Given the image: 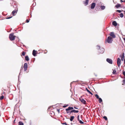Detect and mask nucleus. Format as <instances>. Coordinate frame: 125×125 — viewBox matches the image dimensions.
<instances>
[{
	"label": "nucleus",
	"mask_w": 125,
	"mask_h": 125,
	"mask_svg": "<svg viewBox=\"0 0 125 125\" xmlns=\"http://www.w3.org/2000/svg\"><path fill=\"white\" fill-rule=\"evenodd\" d=\"M79 122L81 124H84V123L81 120H79Z\"/></svg>",
	"instance_id": "c756f323"
},
{
	"label": "nucleus",
	"mask_w": 125,
	"mask_h": 125,
	"mask_svg": "<svg viewBox=\"0 0 125 125\" xmlns=\"http://www.w3.org/2000/svg\"><path fill=\"white\" fill-rule=\"evenodd\" d=\"M106 61L110 64H112L113 63L112 60L110 59L107 58L106 59Z\"/></svg>",
	"instance_id": "0eeeda50"
},
{
	"label": "nucleus",
	"mask_w": 125,
	"mask_h": 125,
	"mask_svg": "<svg viewBox=\"0 0 125 125\" xmlns=\"http://www.w3.org/2000/svg\"><path fill=\"white\" fill-rule=\"evenodd\" d=\"M115 7L117 8H118L121 6L118 3H117L115 6Z\"/></svg>",
	"instance_id": "a211bd4d"
},
{
	"label": "nucleus",
	"mask_w": 125,
	"mask_h": 125,
	"mask_svg": "<svg viewBox=\"0 0 125 125\" xmlns=\"http://www.w3.org/2000/svg\"><path fill=\"white\" fill-rule=\"evenodd\" d=\"M112 23V24L115 26H116L117 25V23L115 21H113Z\"/></svg>",
	"instance_id": "ddd939ff"
},
{
	"label": "nucleus",
	"mask_w": 125,
	"mask_h": 125,
	"mask_svg": "<svg viewBox=\"0 0 125 125\" xmlns=\"http://www.w3.org/2000/svg\"><path fill=\"white\" fill-rule=\"evenodd\" d=\"M99 99V103H100L101 102H102L103 101L102 99L101 98H99L98 99Z\"/></svg>",
	"instance_id": "b1692460"
},
{
	"label": "nucleus",
	"mask_w": 125,
	"mask_h": 125,
	"mask_svg": "<svg viewBox=\"0 0 125 125\" xmlns=\"http://www.w3.org/2000/svg\"><path fill=\"white\" fill-rule=\"evenodd\" d=\"M123 39L124 40V41H125V38H123Z\"/></svg>",
	"instance_id": "09e8293b"
},
{
	"label": "nucleus",
	"mask_w": 125,
	"mask_h": 125,
	"mask_svg": "<svg viewBox=\"0 0 125 125\" xmlns=\"http://www.w3.org/2000/svg\"><path fill=\"white\" fill-rule=\"evenodd\" d=\"M0 17H1L0 16Z\"/></svg>",
	"instance_id": "4d7b16f0"
},
{
	"label": "nucleus",
	"mask_w": 125,
	"mask_h": 125,
	"mask_svg": "<svg viewBox=\"0 0 125 125\" xmlns=\"http://www.w3.org/2000/svg\"><path fill=\"white\" fill-rule=\"evenodd\" d=\"M73 108L72 107H70L69 106L68 107V110H73Z\"/></svg>",
	"instance_id": "412c9836"
},
{
	"label": "nucleus",
	"mask_w": 125,
	"mask_h": 125,
	"mask_svg": "<svg viewBox=\"0 0 125 125\" xmlns=\"http://www.w3.org/2000/svg\"><path fill=\"white\" fill-rule=\"evenodd\" d=\"M74 108L75 109H78V108H77L76 107H75V106H74Z\"/></svg>",
	"instance_id": "37998d69"
},
{
	"label": "nucleus",
	"mask_w": 125,
	"mask_h": 125,
	"mask_svg": "<svg viewBox=\"0 0 125 125\" xmlns=\"http://www.w3.org/2000/svg\"><path fill=\"white\" fill-rule=\"evenodd\" d=\"M18 11V9L17 10H13L12 12V13L13 16H15V13H16Z\"/></svg>",
	"instance_id": "9d476101"
},
{
	"label": "nucleus",
	"mask_w": 125,
	"mask_h": 125,
	"mask_svg": "<svg viewBox=\"0 0 125 125\" xmlns=\"http://www.w3.org/2000/svg\"><path fill=\"white\" fill-rule=\"evenodd\" d=\"M113 73L114 74H116V70H115V69H113Z\"/></svg>",
	"instance_id": "4be33fe9"
},
{
	"label": "nucleus",
	"mask_w": 125,
	"mask_h": 125,
	"mask_svg": "<svg viewBox=\"0 0 125 125\" xmlns=\"http://www.w3.org/2000/svg\"><path fill=\"white\" fill-rule=\"evenodd\" d=\"M95 5L96 4L95 3L93 2L91 4V8L92 9H94V8Z\"/></svg>",
	"instance_id": "1a4fd4ad"
},
{
	"label": "nucleus",
	"mask_w": 125,
	"mask_h": 125,
	"mask_svg": "<svg viewBox=\"0 0 125 125\" xmlns=\"http://www.w3.org/2000/svg\"><path fill=\"white\" fill-rule=\"evenodd\" d=\"M25 54V52H22V55L23 56H24Z\"/></svg>",
	"instance_id": "2f4dec72"
},
{
	"label": "nucleus",
	"mask_w": 125,
	"mask_h": 125,
	"mask_svg": "<svg viewBox=\"0 0 125 125\" xmlns=\"http://www.w3.org/2000/svg\"><path fill=\"white\" fill-rule=\"evenodd\" d=\"M25 60L27 61H28L29 60V59L28 56H25Z\"/></svg>",
	"instance_id": "2eb2a0df"
},
{
	"label": "nucleus",
	"mask_w": 125,
	"mask_h": 125,
	"mask_svg": "<svg viewBox=\"0 0 125 125\" xmlns=\"http://www.w3.org/2000/svg\"><path fill=\"white\" fill-rule=\"evenodd\" d=\"M23 68L24 71H26L28 68V64L27 63H25L23 65Z\"/></svg>",
	"instance_id": "423d86ee"
},
{
	"label": "nucleus",
	"mask_w": 125,
	"mask_h": 125,
	"mask_svg": "<svg viewBox=\"0 0 125 125\" xmlns=\"http://www.w3.org/2000/svg\"><path fill=\"white\" fill-rule=\"evenodd\" d=\"M73 112L74 113H76V110L74 109H73Z\"/></svg>",
	"instance_id": "a19ab883"
},
{
	"label": "nucleus",
	"mask_w": 125,
	"mask_h": 125,
	"mask_svg": "<svg viewBox=\"0 0 125 125\" xmlns=\"http://www.w3.org/2000/svg\"><path fill=\"white\" fill-rule=\"evenodd\" d=\"M95 76H97V75H95Z\"/></svg>",
	"instance_id": "5fc2aeb1"
},
{
	"label": "nucleus",
	"mask_w": 125,
	"mask_h": 125,
	"mask_svg": "<svg viewBox=\"0 0 125 125\" xmlns=\"http://www.w3.org/2000/svg\"><path fill=\"white\" fill-rule=\"evenodd\" d=\"M4 96L3 95H2L1 96H0V100H2L4 98Z\"/></svg>",
	"instance_id": "cd10ccee"
},
{
	"label": "nucleus",
	"mask_w": 125,
	"mask_h": 125,
	"mask_svg": "<svg viewBox=\"0 0 125 125\" xmlns=\"http://www.w3.org/2000/svg\"><path fill=\"white\" fill-rule=\"evenodd\" d=\"M68 106V105H63V108H65V107H66L67 106Z\"/></svg>",
	"instance_id": "4c0bfd02"
},
{
	"label": "nucleus",
	"mask_w": 125,
	"mask_h": 125,
	"mask_svg": "<svg viewBox=\"0 0 125 125\" xmlns=\"http://www.w3.org/2000/svg\"><path fill=\"white\" fill-rule=\"evenodd\" d=\"M89 0H85V1L83 2V3L85 6H86L88 4Z\"/></svg>",
	"instance_id": "9b49d317"
},
{
	"label": "nucleus",
	"mask_w": 125,
	"mask_h": 125,
	"mask_svg": "<svg viewBox=\"0 0 125 125\" xmlns=\"http://www.w3.org/2000/svg\"><path fill=\"white\" fill-rule=\"evenodd\" d=\"M74 118V117L73 116H71L70 117V120L71 121H73V119Z\"/></svg>",
	"instance_id": "aec40b11"
},
{
	"label": "nucleus",
	"mask_w": 125,
	"mask_h": 125,
	"mask_svg": "<svg viewBox=\"0 0 125 125\" xmlns=\"http://www.w3.org/2000/svg\"><path fill=\"white\" fill-rule=\"evenodd\" d=\"M65 110L66 111V113L67 114H69V113H70V112L69 111L70 110H68V108L66 109H65Z\"/></svg>",
	"instance_id": "5701e85b"
},
{
	"label": "nucleus",
	"mask_w": 125,
	"mask_h": 125,
	"mask_svg": "<svg viewBox=\"0 0 125 125\" xmlns=\"http://www.w3.org/2000/svg\"><path fill=\"white\" fill-rule=\"evenodd\" d=\"M77 119L78 121H79V120H80L79 119V115H78L77 116Z\"/></svg>",
	"instance_id": "7c9ffc66"
},
{
	"label": "nucleus",
	"mask_w": 125,
	"mask_h": 125,
	"mask_svg": "<svg viewBox=\"0 0 125 125\" xmlns=\"http://www.w3.org/2000/svg\"><path fill=\"white\" fill-rule=\"evenodd\" d=\"M86 89L87 91L89 93L91 94V95H93V94L87 88H86Z\"/></svg>",
	"instance_id": "f3484780"
},
{
	"label": "nucleus",
	"mask_w": 125,
	"mask_h": 125,
	"mask_svg": "<svg viewBox=\"0 0 125 125\" xmlns=\"http://www.w3.org/2000/svg\"><path fill=\"white\" fill-rule=\"evenodd\" d=\"M23 67H22H22L21 68L20 70V73L19 74V75L18 76V79H19V76L20 75H21V72L22 70H23Z\"/></svg>",
	"instance_id": "6ab92c4d"
},
{
	"label": "nucleus",
	"mask_w": 125,
	"mask_h": 125,
	"mask_svg": "<svg viewBox=\"0 0 125 125\" xmlns=\"http://www.w3.org/2000/svg\"><path fill=\"white\" fill-rule=\"evenodd\" d=\"M29 21L28 19H27L26 21V22L27 23H28L29 22Z\"/></svg>",
	"instance_id": "ea45409f"
},
{
	"label": "nucleus",
	"mask_w": 125,
	"mask_h": 125,
	"mask_svg": "<svg viewBox=\"0 0 125 125\" xmlns=\"http://www.w3.org/2000/svg\"><path fill=\"white\" fill-rule=\"evenodd\" d=\"M94 1H95V2L96 1H97V0H94Z\"/></svg>",
	"instance_id": "8fccbe9b"
},
{
	"label": "nucleus",
	"mask_w": 125,
	"mask_h": 125,
	"mask_svg": "<svg viewBox=\"0 0 125 125\" xmlns=\"http://www.w3.org/2000/svg\"><path fill=\"white\" fill-rule=\"evenodd\" d=\"M62 124L63 125H68V124H67L66 122Z\"/></svg>",
	"instance_id": "58836bf2"
},
{
	"label": "nucleus",
	"mask_w": 125,
	"mask_h": 125,
	"mask_svg": "<svg viewBox=\"0 0 125 125\" xmlns=\"http://www.w3.org/2000/svg\"><path fill=\"white\" fill-rule=\"evenodd\" d=\"M51 114H54V112H52V113H51Z\"/></svg>",
	"instance_id": "a18cd8bd"
},
{
	"label": "nucleus",
	"mask_w": 125,
	"mask_h": 125,
	"mask_svg": "<svg viewBox=\"0 0 125 125\" xmlns=\"http://www.w3.org/2000/svg\"><path fill=\"white\" fill-rule=\"evenodd\" d=\"M15 37L16 36L14 35V33H12L9 34V37L11 41L14 40Z\"/></svg>",
	"instance_id": "f03ea898"
},
{
	"label": "nucleus",
	"mask_w": 125,
	"mask_h": 125,
	"mask_svg": "<svg viewBox=\"0 0 125 125\" xmlns=\"http://www.w3.org/2000/svg\"><path fill=\"white\" fill-rule=\"evenodd\" d=\"M4 92H3V93H2V94H4Z\"/></svg>",
	"instance_id": "6e6d98bb"
},
{
	"label": "nucleus",
	"mask_w": 125,
	"mask_h": 125,
	"mask_svg": "<svg viewBox=\"0 0 125 125\" xmlns=\"http://www.w3.org/2000/svg\"><path fill=\"white\" fill-rule=\"evenodd\" d=\"M73 110H71L70 111V114H71V113H73Z\"/></svg>",
	"instance_id": "f704fd0d"
},
{
	"label": "nucleus",
	"mask_w": 125,
	"mask_h": 125,
	"mask_svg": "<svg viewBox=\"0 0 125 125\" xmlns=\"http://www.w3.org/2000/svg\"><path fill=\"white\" fill-rule=\"evenodd\" d=\"M24 124L23 122L21 121L19 122V125H23Z\"/></svg>",
	"instance_id": "393cba45"
},
{
	"label": "nucleus",
	"mask_w": 125,
	"mask_h": 125,
	"mask_svg": "<svg viewBox=\"0 0 125 125\" xmlns=\"http://www.w3.org/2000/svg\"><path fill=\"white\" fill-rule=\"evenodd\" d=\"M107 42L108 43H112L113 41V39L110 36H108V37L107 40Z\"/></svg>",
	"instance_id": "7ed1b4c3"
},
{
	"label": "nucleus",
	"mask_w": 125,
	"mask_h": 125,
	"mask_svg": "<svg viewBox=\"0 0 125 125\" xmlns=\"http://www.w3.org/2000/svg\"><path fill=\"white\" fill-rule=\"evenodd\" d=\"M116 11L117 12H118L119 13H120L121 12V10H116Z\"/></svg>",
	"instance_id": "473e14b6"
},
{
	"label": "nucleus",
	"mask_w": 125,
	"mask_h": 125,
	"mask_svg": "<svg viewBox=\"0 0 125 125\" xmlns=\"http://www.w3.org/2000/svg\"><path fill=\"white\" fill-rule=\"evenodd\" d=\"M121 61L120 58H118L117 59V63L118 67H119L121 65Z\"/></svg>",
	"instance_id": "20e7f679"
},
{
	"label": "nucleus",
	"mask_w": 125,
	"mask_h": 125,
	"mask_svg": "<svg viewBox=\"0 0 125 125\" xmlns=\"http://www.w3.org/2000/svg\"><path fill=\"white\" fill-rule=\"evenodd\" d=\"M124 12L125 14V10H124Z\"/></svg>",
	"instance_id": "603ef678"
},
{
	"label": "nucleus",
	"mask_w": 125,
	"mask_h": 125,
	"mask_svg": "<svg viewBox=\"0 0 125 125\" xmlns=\"http://www.w3.org/2000/svg\"><path fill=\"white\" fill-rule=\"evenodd\" d=\"M123 82L124 84H125V79L123 80Z\"/></svg>",
	"instance_id": "c9c22d12"
},
{
	"label": "nucleus",
	"mask_w": 125,
	"mask_h": 125,
	"mask_svg": "<svg viewBox=\"0 0 125 125\" xmlns=\"http://www.w3.org/2000/svg\"><path fill=\"white\" fill-rule=\"evenodd\" d=\"M103 118H104L105 120H107V118L106 116H104L103 117Z\"/></svg>",
	"instance_id": "c85d7f7f"
},
{
	"label": "nucleus",
	"mask_w": 125,
	"mask_h": 125,
	"mask_svg": "<svg viewBox=\"0 0 125 125\" xmlns=\"http://www.w3.org/2000/svg\"><path fill=\"white\" fill-rule=\"evenodd\" d=\"M96 48L97 49L100 50V51H99V52L100 53L103 54L104 52L105 49L104 48H101L100 46L98 45L96 46Z\"/></svg>",
	"instance_id": "f257e3e1"
},
{
	"label": "nucleus",
	"mask_w": 125,
	"mask_h": 125,
	"mask_svg": "<svg viewBox=\"0 0 125 125\" xmlns=\"http://www.w3.org/2000/svg\"><path fill=\"white\" fill-rule=\"evenodd\" d=\"M120 57H121V60L123 61L124 60V53L122 55H120Z\"/></svg>",
	"instance_id": "4468645a"
},
{
	"label": "nucleus",
	"mask_w": 125,
	"mask_h": 125,
	"mask_svg": "<svg viewBox=\"0 0 125 125\" xmlns=\"http://www.w3.org/2000/svg\"><path fill=\"white\" fill-rule=\"evenodd\" d=\"M12 17H8L6 18V19H9L11 18Z\"/></svg>",
	"instance_id": "e433bc0d"
},
{
	"label": "nucleus",
	"mask_w": 125,
	"mask_h": 125,
	"mask_svg": "<svg viewBox=\"0 0 125 125\" xmlns=\"http://www.w3.org/2000/svg\"><path fill=\"white\" fill-rule=\"evenodd\" d=\"M110 35L113 38H115L116 37V36L113 32H111Z\"/></svg>",
	"instance_id": "6e6552de"
},
{
	"label": "nucleus",
	"mask_w": 125,
	"mask_h": 125,
	"mask_svg": "<svg viewBox=\"0 0 125 125\" xmlns=\"http://www.w3.org/2000/svg\"><path fill=\"white\" fill-rule=\"evenodd\" d=\"M79 100L83 104H87V103H86V101L85 100H84L83 99L80 98Z\"/></svg>",
	"instance_id": "39448f33"
},
{
	"label": "nucleus",
	"mask_w": 125,
	"mask_h": 125,
	"mask_svg": "<svg viewBox=\"0 0 125 125\" xmlns=\"http://www.w3.org/2000/svg\"><path fill=\"white\" fill-rule=\"evenodd\" d=\"M100 8L101 9L104 10L105 8V7L104 6L101 5L100 6Z\"/></svg>",
	"instance_id": "dca6fc26"
},
{
	"label": "nucleus",
	"mask_w": 125,
	"mask_h": 125,
	"mask_svg": "<svg viewBox=\"0 0 125 125\" xmlns=\"http://www.w3.org/2000/svg\"><path fill=\"white\" fill-rule=\"evenodd\" d=\"M95 97L97 99H98L99 98V96L97 94H95Z\"/></svg>",
	"instance_id": "a878e982"
},
{
	"label": "nucleus",
	"mask_w": 125,
	"mask_h": 125,
	"mask_svg": "<svg viewBox=\"0 0 125 125\" xmlns=\"http://www.w3.org/2000/svg\"><path fill=\"white\" fill-rule=\"evenodd\" d=\"M120 1L121 2H123V0H120Z\"/></svg>",
	"instance_id": "49530a36"
},
{
	"label": "nucleus",
	"mask_w": 125,
	"mask_h": 125,
	"mask_svg": "<svg viewBox=\"0 0 125 125\" xmlns=\"http://www.w3.org/2000/svg\"><path fill=\"white\" fill-rule=\"evenodd\" d=\"M78 112H79L78 111L76 110V113H77Z\"/></svg>",
	"instance_id": "c03bdc74"
},
{
	"label": "nucleus",
	"mask_w": 125,
	"mask_h": 125,
	"mask_svg": "<svg viewBox=\"0 0 125 125\" xmlns=\"http://www.w3.org/2000/svg\"><path fill=\"white\" fill-rule=\"evenodd\" d=\"M60 110L59 109H57V111L59 113Z\"/></svg>",
	"instance_id": "79ce46f5"
},
{
	"label": "nucleus",
	"mask_w": 125,
	"mask_h": 125,
	"mask_svg": "<svg viewBox=\"0 0 125 125\" xmlns=\"http://www.w3.org/2000/svg\"><path fill=\"white\" fill-rule=\"evenodd\" d=\"M15 120H14V122H15Z\"/></svg>",
	"instance_id": "864d4df0"
},
{
	"label": "nucleus",
	"mask_w": 125,
	"mask_h": 125,
	"mask_svg": "<svg viewBox=\"0 0 125 125\" xmlns=\"http://www.w3.org/2000/svg\"><path fill=\"white\" fill-rule=\"evenodd\" d=\"M123 2H125V0H124L123 1Z\"/></svg>",
	"instance_id": "3c124183"
},
{
	"label": "nucleus",
	"mask_w": 125,
	"mask_h": 125,
	"mask_svg": "<svg viewBox=\"0 0 125 125\" xmlns=\"http://www.w3.org/2000/svg\"><path fill=\"white\" fill-rule=\"evenodd\" d=\"M50 107H49L48 108V111H49V109H50Z\"/></svg>",
	"instance_id": "de8ad7c7"
},
{
	"label": "nucleus",
	"mask_w": 125,
	"mask_h": 125,
	"mask_svg": "<svg viewBox=\"0 0 125 125\" xmlns=\"http://www.w3.org/2000/svg\"><path fill=\"white\" fill-rule=\"evenodd\" d=\"M120 17L121 18H123V17L124 15L123 13H121L120 15Z\"/></svg>",
	"instance_id": "bb28decb"
},
{
	"label": "nucleus",
	"mask_w": 125,
	"mask_h": 125,
	"mask_svg": "<svg viewBox=\"0 0 125 125\" xmlns=\"http://www.w3.org/2000/svg\"><path fill=\"white\" fill-rule=\"evenodd\" d=\"M123 74L124 76H125V71H123Z\"/></svg>",
	"instance_id": "72a5a7b5"
},
{
	"label": "nucleus",
	"mask_w": 125,
	"mask_h": 125,
	"mask_svg": "<svg viewBox=\"0 0 125 125\" xmlns=\"http://www.w3.org/2000/svg\"><path fill=\"white\" fill-rule=\"evenodd\" d=\"M36 51H35V50H34L32 52V55L34 56H36Z\"/></svg>",
	"instance_id": "f8f14e48"
}]
</instances>
